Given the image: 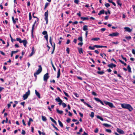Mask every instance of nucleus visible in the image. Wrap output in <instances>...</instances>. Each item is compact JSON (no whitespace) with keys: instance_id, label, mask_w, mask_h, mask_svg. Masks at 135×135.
<instances>
[{"instance_id":"58836bf2","label":"nucleus","mask_w":135,"mask_h":135,"mask_svg":"<svg viewBox=\"0 0 135 135\" xmlns=\"http://www.w3.org/2000/svg\"><path fill=\"white\" fill-rule=\"evenodd\" d=\"M95 47H94V46L93 47H92L91 46H90L89 47V49L91 50H94L95 49Z\"/></svg>"},{"instance_id":"6e6d98bb","label":"nucleus","mask_w":135,"mask_h":135,"mask_svg":"<svg viewBox=\"0 0 135 135\" xmlns=\"http://www.w3.org/2000/svg\"><path fill=\"white\" fill-rule=\"evenodd\" d=\"M71 120V119L70 118H68L66 120V122L68 123H69L70 122Z\"/></svg>"},{"instance_id":"aec40b11","label":"nucleus","mask_w":135,"mask_h":135,"mask_svg":"<svg viewBox=\"0 0 135 135\" xmlns=\"http://www.w3.org/2000/svg\"><path fill=\"white\" fill-rule=\"evenodd\" d=\"M50 118L51 120L56 125L57 124L56 122L52 117H50Z\"/></svg>"},{"instance_id":"603ef678","label":"nucleus","mask_w":135,"mask_h":135,"mask_svg":"<svg viewBox=\"0 0 135 135\" xmlns=\"http://www.w3.org/2000/svg\"><path fill=\"white\" fill-rule=\"evenodd\" d=\"M35 13H33V15H32V16H33V17L34 18H37V21H38V20H39V19H38V18L37 17H36V16H34V14Z\"/></svg>"},{"instance_id":"ddd939ff","label":"nucleus","mask_w":135,"mask_h":135,"mask_svg":"<svg viewBox=\"0 0 135 135\" xmlns=\"http://www.w3.org/2000/svg\"><path fill=\"white\" fill-rule=\"evenodd\" d=\"M94 99L97 102H100V103L102 104L103 105H104V104L103 103L99 98H94Z\"/></svg>"},{"instance_id":"412c9836","label":"nucleus","mask_w":135,"mask_h":135,"mask_svg":"<svg viewBox=\"0 0 135 135\" xmlns=\"http://www.w3.org/2000/svg\"><path fill=\"white\" fill-rule=\"evenodd\" d=\"M16 40L18 41L20 43H22V40L21 38H16Z\"/></svg>"},{"instance_id":"774afa93","label":"nucleus","mask_w":135,"mask_h":135,"mask_svg":"<svg viewBox=\"0 0 135 135\" xmlns=\"http://www.w3.org/2000/svg\"><path fill=\"white\" fill-rule=\"evenodd\" d=\"M83 43L82 42H80L78 44V45H80V46H81L83 45Z\"/></svg>"},{"instance_id":"cd10ccee","label":"nucleus","mask_w":135,"mask_h":135,"mask_svg":"<svg viewBox=\"0 0 135 135\" xmlns=\"http://www.w3.org/2000/svg\"><path fill=\"white\" fill-rule=\"evenodd\" d=\"M97 118L100 119L102 121H104V120L103 118L99 115H97Z\"/></svg>"},{"instance_id":"5701e85b","label":"nucleus","mask_w":135,"mask_h":135,"mask_svg":"<svg viewBox=\"0 0 135 135\" xmlns=\"http://www.w3.org/2000/svg\"><path fill=\"white\" fill-rule=\"evenodd\" d=\"M58 122L60 126L62 128L63 127V125L61 122L60 120H58Z\"/></svg>"},{"instance_id":"680f3d73","label":"nucleus","mask_w":135,"mask_h":135,"mask_svg":"<svg viewBox=\"0 0 135 135\" xmlns=\"http://www.w3.org/2000/svg\"><path fill=\"white\" fill-rule=\"evenodd\" d=\"M0 52L1 54L3 56H5V54L2 51H0Z\"/></svg>"},{"instance_id":"864d4df0","label":"nucleus","mask_w":135,"mask_h":135,"mask_svg":"<svg viewBox=\"0 0 135 135\" xmlns=\"http://www.w3.org/2000/svg\"><path fill=\"white\" fill-rule=\"evenodd\" d=\"M99 130L98 128H96L94 131V132L95 133H97L98 131Z\"/></svg>"},{"instance_id":"4c0bfd02","label":"nucleus","mask_w":135,"mask_h":135,"mask_svg":"<svg viewBox=\"0 0 135 135\" xmlns=\"http://www.w3.org/2000/svg\"><path fill=\"white\" fill-rule=\"evenodd\" d=\"M78 40L81 42L83 41V38L82 36L78 38Z\"/></svg>"},{"instance_id":"f8f14e48","label":"nucleus","mask_w":135,"mask_h":135,"mask_svg":"<svg viewBox=\"0 0 135 135\" xmlns=\"http://www.w3.org/2000/svg\"><path fill=\"white\" fill-rule=\"evenodd\" d=\"M127 109L130 111H132L133 110V108L130 105L127 104Z\"/></svg>"},{"instance_id":"4d7b16f0","label":"nucleus","mask_w":135,"mask_h":135,"mask_svg":"<svg viewBox=\"0 0 135 135\" xmlns=\"http://www.w3.org/2000/svg\"><path fill=\"white\" fill-rule=\"evenodd\" d=\"M18 50H16V51H11V52L13 54H15V53H16L17 52H18Z\"/></svg>"},{"instance_id":"a19ab883","label":"nucleus","mask_w":135,"mask_h":135,"mask_svg":"<svg viewBox=\"0 0 135 135\" xmlns=\"http://www.w3.org/2000/svg\"><path fill=\"white\" fill-rule=\"evenodd\" d=\"M42 33L44 35H46L47 34V31H43L42 32Z\"/></svg>"},{"instance_id":"473e14b6","label":"nucleus","mask_w":135,"mask_h":135,"mask_svg":"<svg viewBox=\"0 0 135 135\" xmlns=\"http://www.w3.org/2000/svg\"><path fill=\"white\" fill-rule=\"evenodd\" d=\"M44 37L45 38L46 41H47V43H48V34L46 35L45 36H44Z\"/></svg>"},{"instance_id":"bf43d9fd","label":"nucleus","mask_w":135,"mask_h":135,"mask_svg":"<svg viewBox=\"0 0 135 135\" xmlns=\"http://www.w3.org/2000/svg\"><path fill=\"white\" fill-rule=\"evenodd\" d=\"M26 133V132H25V131L23 130H22V132H21V134H23V135H24Z\"/></svg>"},{"instance_id":"2eb2a0df","label":"nucleus","mask_w":135,"mask_h":135,"mask_svg":"<svg viewBox=\"0 0 135 135\" xmlns=\"http://www.w3.org/2000/svg\"><path fill=\"white\" fill-rule=\"evenodd\" d=\"M22 43H23V45L25 47H26V44L27 43V42L26 40H22Z\"/></svg>"},{"instance_id":"49530a36","label":"nucleus","mask_w":135,"mask_h":135,"mask_svg":"<svg viewBox=\"0 0 135 135\" xmlns=\"http://www.w3.org/2000/svg\"><path fill=\"white\" fill-rule=\"evenodd\" d=\"M106 131L108 133H110L112 132V131L110 129H106Z\"/></svg>"},{"instance_id":"6ab92c4d","label":"nucleus","mask_w":135,"mask_h":135,"mask_svg":"<svg viewBox=\"0 0 135 135\" xmlns=\"http://www.w3.org/2000/svg\"><path fill=\"white\" fill-rule=\"evenodd\" d=\"M60 69H59L57 73V78H59L60 76Z\"/></svg>"},{"instance_id":"39448f33","label":"nucleus","mask_w":135,"mask_h":135,"mask_svg":"<svg viewBox=\"0 0 135 135\" xmlns=\"http://www.w3.org/2000/svg\"><path fill=\"white\" fill-rule=\"evenodd\" d=\"M48 11L47 10V11L45 12V13L44 16L45 17L44 18V19L46 21V24H47L48 23Z\"/></svg>"},{"instance_id":"a18cd8bd","label":"nucleus","mask_w":135,"mask_h":135,"mask_svg":"<svg viewBox=\"0 0 135 135\" xmlns=\"http://www.w3.org/2000/svg\"><path fill=\"white\" fill-rule=\"evenodd\" d=\"M49 4V3H46L45 6L44 8H46Z\"/></svg>"},{"instance_id":"7ed1b4c3","label":"nucleus","mask_w":135,"mask_h":135,"mask_svg":"<svg viewBox=\"0 0 135 135\" xmlns=\"http://www.w3.org/2000/svg\"><path fill=\"white\" fill-rule=\"evenodd\" d=\"M104 102L106 105H108L111 108L115 107V106L112 103L108 102L106 101H104Z\"/></svg>"},{"instance_id":"052dcab7","label":"nucleus","mask_w":135,"mask_h":135,"mask_svg":"<svg viewBox=\"0 0 135 135\" xmlns=\"http://www.w3.org/2000/svg\"><path fill=\"white\" fill-rule=\"evenodd\" d=\"M22 123L23 124V125L24 126H26V124L25 123V120L24 119H23L22 120Z\"/></svg>"},{"instance_id":"423d86ee","label":"nucleus","mask_w":135,"mask_h":135,"mask_svg":"<svg viewBox=\"0 0 135 135\" xmlns=\"http://www.w3.org/2000/svg\"><path fill=\"white\" fill-rule=\"evenodd\" d=\"M49 73H46L45 74L44 76L43 79L46 82H47L48 79L49 78Z\"/></svg>"},{"instance_id":"7c9ffc66","label":"nucleus","mask_w":135,"mask_h":135,"mask_svg":"<svg viewBox=\"0 0 135 135\" xmlns=\"http://www.w3.org/2000/svg\"><path fill=\"white\" fill-rule=\"evenodd\" d=\"M55 43H54V45L53 46V49L52 51L51 52V54H53L54 53V51L55 50Z\"/></svg>"},{"instance_id":"e433bc0d","label":"nucleus","mask_w":135,"mask_h":135,"mask_svg":"<svg viewBox=\"0 0 135 135\" xmlns=\"http://www.w3.org/2000/svg\"><path fill=\"white\" fill-rule=\"evenodd\" d=\"M91 118H93L94 116V113L93 112H91L90 115Z\"/></svg>"},{"instance_id":"72a5a7b5","label":"nucleus","mask_w":135,"mask_h":135,"mask_svg":"<svg viewBox=\"0 0 135 135\" xmlns=\"http://www.w3.org/2000/svg\"><path fill=\"white\" fill-rule=\"evenodd\" d=\"M119 61L122 63V64H123L124 66H126V65L127 64H126L123 61L119 59Z\"/></svg>"},{"instance_id":"20e7f679","label":"nucleus","mask_w":135,"mask_h":135,"mask_svg":"<svg viewBox=\"0 0 135 135\" xmlns=\"http://www.w3.org/2000/svg\"><path fill=\"white\" fill-rule=\"evenodd\" d=\"M30 91L29 89H28V91L26 93L23 95L24 100L26 99L28 97V96L30 95Z\"/></svg>"},{"instance_id":"393cba45","label":"nucleus","mask_w":135,"mask_h":135,"mask_svg":"<svg viewBox=\"0 0 135 135\" xmlns=\"http://www.w3.org/2000/svg\"><path fill=\"white\" fill-rule=\"evenodd\" d=\"M56 110L57 113L59 114H62L63 113V112L62 110H60L59 109H56Z\"/></svg>"},{"instance_id":"338daca9","label":"nucleus","mask_w":135,"mask_h":135,"mask_svg":"<svg viewBox=\"0 0 135 135\" xmlns=\"http://www.w3.org/2000/svg\"><path fill=\"white\" fill-rule=\"evenodd\" d=\"M132 52L133 54L135 55V50L134 49H133L132 50Z\"/></svg>"},{"instance_id":"79ce46f5","label":"nucleus","mask_w":135,"mask_h":135,"mask_svg":"<svg viewBox=\"0 0 135 135\" xmlns=\"http://www.w3.org/2000/svg\"><path fill=\"white\" fill-rule=\"evenodd\" d=\"M29 20H30L32 18V16L31 15V12H30L29 14Z\"/></svg>"},{"instance_id":"dca6fc26","label":"nucleus","mask_w":135,"mask_h":135,"mask_svg":"<svg viewBox=\"0 0 135 135\" xmlns=\"http://www.w3.org/2000/svg\"><path fill=\"white\" fill-rule=\"evenodd\" d=\"M78 51L79 53L81 54H83V49L82 48H78Z\"/></svg>"},{"instance_id":"0eeeda50","label":"nucleus","mask_w":135,"mask_h":135,"mask_svg":"<svg viewBox=\"0 0 135 135\" xmlns=\"http://www.w3.org/2000/svg\"><path fill=\"white\" fill-rule=\"evenodd\" d=\"M36 21L34 22V24L33 25L32 27V28L31 34V36L32 38L33 37V30H34V28L35 25L36 24Z\"/></svg>"},{"instance_id":"f03ea898","label":"nucleus","mask_w":135,"mask_h":135,"mask_svg":"<svg viewBox=\"0 0 135 135\" xmlns=\"http://www.w3.org/2000/svg\"><path fill=\"white\" fill-rule=\"evenodd\" d=\"M38 70H37L36 72L34 74V76L35 77L36 79L37 78V75L40 74L42 70L41 65H38Z\"/></svg>"},{"instance_id":"f704fd0d","label":"nucleus","mask_w":135,"mask_h":135,"mask_svg":"<svg viewBox=\"0 0 135 135\" xmlns=\"http://www.w3.org/2000/svg\"><path fill=\"white\" fill-rule=\"evenodd\" d=\"M49 42L51 46H52V37L51 36L50 37Z\"/></svg>"},{"instance_id":"c756f323","label":"nucleus","mask_w":135,"mask_h":135,"mask_svg":"<svg viewBox=\"0 0 135 135\" xmlns=\"http://www.w3.org/2000/svg\"><path fill=\"white\" fill-rule=\"evenodd\" d=\"M127 69L128 72L129 73H131V69L129 65H128L127 67Z\"/></svg>"},{"instance_id":"2f4dec72","label":"nucleus","mask_w":135,"mask_h":135,"mask_svg":"<svg viewBox=\"0 0 135 135\" xmlns=\"http://www.w3.org/2000/svg\"><path fill=\"white\" fill-rule=\"evenodd\" d=\"M121 106L123 108H127V104H121Z\"/></svg>"},{"instance_id":"ea45409f","label":"nucleus","mask_w":135,"mask_h":135,"mask_svg":"<svg viewBox=\"0 0 135 135\" xmlns=\"http://www.w3.org/2000/svg\"><path fill=\"white\" fill-rule=\"evenodd\" d=\"M94 47L96 48H102V46L98 45H94Z\"/></svg>"},{"instance_id":"f257e3e1","label":"nucleus","mask_w":135,"mask_h":135,"mask_svg":"<svg viewBox=\"0 0 135 135\" xmlns=\"http://www.w3.org/2000/svg\"><path fill=\"white\" fill-rule=\"evenodd\" d=\"M55 100L57 102H59L58 104L59 105H61L62 104L63 108H65L66 107V104L65 103L62 102V100L60 99L59 97H58L57 98L55 99Z\"/></svg>"},{"instance_id":"c03bdc74","label":"nucleus","mask_w":135,"mask_h":135,"mask_svg":"<svg viewBox=\"0 0 135 135\" xmlns=\"http://www.w3.org/2000/svg\"><path fill=\"white\" fill-rule=\"evenodd\" d=\"M105 7L108 8V7H109L110 6V4L108 3H106L105 4Z\"/></svg>"},{"instance_id":"09e8293b","label":"nucleus","mask_w":135,"mask_h":135,"mask_svg":"<svg viewBox=\"0 0 135 135\" xmlns=\"http://www.w3.org/2000/svg\"><path fill=\"white\" fill-rule=\"evenodd\" d=\"M117 4L118 5H119L120 6H121V3H120V1H118L117 2Z\"/></svg>"},{"instance_id":"6e6552de","label":"nucleus","mask_w":135,"mask_h":135,"mask_svg":"<svg viewBox=\"0 0 135 135\" xmlns=\"http://www.w3.org/2000/svg\"><path fill=\"white\" fill-rule=\"evenodd\" d=\"M81 101L83 102L84 104L86 105L89 108H92V107L89 104H88L86 102H85L84 101V100L83 99H80Z\"/></svg>"},{"instance_id":"a878e982","label":"nucleus","mask_w":135,"mask_h":135,"mask_svg":"<svg viewBox=\"0 0 135 135\" xmlns=\"http://www.w3.org/2000/svg\"><path fill=\"white\" fill-rule=\"evenodd\" d=\"M104 72L102 71H98L97 72V73L98 74H99V75H103L104 74Z\"/></svg>"},{"instance_id":"5fc2aeb1","label":"nucleus","mask_w":135,"mask_h":135,"mask_svg":"<svg viewBox=\"0 0 135 135\" xmlns=\"http://www.w3.org/2000/svg\"><path fill=\"white\" fill-rule=\"evenodd\" d=\"M77 15L79 17H80L81 16V12L80 11H79V12L77 13Z\"/></svg>"},{"instance_id":"c9c22d12","label":"nucleus","mask_w":135,"mask_h":135,"mask_svg":"<svg viewBox=\"0 0 135 135\" xmlns=\"http://www.w3.org/2000/svg\"><path fill=\"white\" fill-rule=\"evenodd\" d=\"M12 19L13 21V22L14 24H15L16 23V21L14 18L13 17H12Z\"/></svg>"},{"instance_id":"de8ad7c7","label":"nucleus","mask_w":135,"mask_h":135,"mask_svg":"<svg viewBox=\"0 0 135 135\" xmlns=\"http://www.w3.org/2000/svg\"><path fill=\"white\" fill-rule=\"evenodd\" d=\"M69 47H67L66 49V51L67 52V53L68 54H69Z\"/></svg>"},{"instance_id":"8fccbe9b","label":"nucleus","mask_w":135,"mask_h":135,"mask_svg":"<svg viewBox=\"0 0 135 135\" xmlns=\"http://www.w3.org/2000/svg\"><path fill=\"white\" fill-rule=\"evenodd\" d=\"M74 2L75 3L78 4L79 2V1L78 0H74Z\"/></svg>"},{"instance_id":"4468645a","label":"nucleus","mask_w":135,"mask_h":135,"mask_svg":"<svg viewBox=\"0 0 135 135\" xmlns=\"http://www.w3.org/2000/svg\"><path fill=\"white\" fill-rule=\"evenodd\" d=\"M35 93L36 95L38 97L39 99L40 98L41 96L40 94L36 90H35Z\"/></svg>"},{"instance_id":"4be33fe9","label":"nucleus","mask_w":135,"mask_h":135,"mask_svg":"<svg viewBox=\"0 0 135 135\" xmlns=\"http://www.w3.org/2000/svg\"><path fill=\"white\" fill-rule=\"evenodd\" d=\"M103 125L106 127H109L111 126V125H110L108 124L107 123H103Z\"/></svg>"},{"instance_id":"e2e57ef3","label":"nucleus","mask_w":135,"mask_h":135,"mask_svg":"<svg viewBox=\"0 0 135 135\" xmlns=\"http://www.w3.org/2000/svg\"><path fill=\"white\" fill-rule=\"evenodd\" d=\"M106 28H103L101 29L100 30L102 32L106 30Z\"/></svg>"},{"instance_id":"13d9d810","label":"nucleus","mask_w":135,"mask_h":135,"mask_svg":"<svg viewBox=\"0 0 135 135\" xmlns=\"http://www.w3.org/2000/svg\"><path fill=\"white\" fill-rule=\"evenodd\" d=\"M121 57H122V58L126 62L127 61V59L126 57H124L122 55H121Z\"/></svg>"},{"instance_id":"f3484780","label":"nucleus","mask_w":135,"mask_h":135,"mask_svg":"<svg viewBox=\"0 0 135 135\" xmlns=\"http://www.w3.org/2000/svg\"><path fill=\"white\" fill-rule=\"evenodd\" d=\"M80 19L83 21H85V20H88L89 19L88 17H80Z\"/></svg>"},{"instance_id":"37998d69","label":"nucleus","mask_w":135,"mask_h":135,"mask_svg":"<svg viewBox=\"0 0 135 135\" xmlns=\"http://www.w3.org/2000/svg\"><path fill=\"white\" fill-rule=\"evenodd\" d=\"M132 31V29H130V28L127 27V31L130 32Z\"/></svg>"},{"instance_id":"1a4fd4ad","label":"nucleus","mask_w":135,"mask_h":135,"mask_svg":"<svg viewBox=\"0 0 135 135\" xmlns=\"http://www.w3.org/2000/svg\"><path fill=\"white\" fill-rule=\"evenodd\" d=\"M119 35V33L117 32L113 33H112L110 34L109 35V36H118Z\"/></svg>"},{"instance_id":"69168bd1","label":"nucleus","mask_w":135,"mask_h":135,"mask_svg":"<svg viewBox=\"0 0 135 135\" xmlns=\"http://www.w3.org/2000/svg\"><path fill=\"white\" fill-rule=\"evenodd\" d=\"M92 94L93 95H94L95 96H96L97 95V94L96 93L94 92V91H93L92 92Z\"/></svg>"},{"instance_id":"bb28decb","label":"nucleus","mask_w":135,"mask_h":135,"mask_svg":"<svg viewBox=\"0 0 135 135\" xmlns=\"http://www.w3.org/2000/svg\"><path fill=\"white\" fill-rule=\"evenodd\" d=\"M42 120L44 121H46L47 120V119L46 117L43 115L42 116Z\"/></svg>"},{"instance_id":"a211bd4d","label":"nucleus","mask_w":135,"mask_h":135,"mask_svg":"<svg viewBox=\"0 0 135 135\" xmlns=\"http://www.w3.org/2000/svg\"><path fill=\"white\" fill-rule=\"evenodd\" d=\"M88 26L86 25H84L83 27V30L84 31H87L88 30Z\"/></svg>"},{"instance_id":"c85d7f7f","label":"nucleus","mask_w":135,"mask_h":135,"mask_svg":"<svg viewBox=\"0 0 135 135\" xmlns=\"http://www.w3.org/2000/svg\"><path fill=\"white\" fill-rule=\"evenodd\" d=\"M100 39L99 38L97 37V38H94L91 39V40H94L95 41H97L98 40H100Z\"/></svg>"},{"instance_id":"b1692460","label":"nucleus","mask_w":135,"mask_h":135,"mask_svg":"<svg viewBox=\"0 0 135 135\" xmlns=\"http://www.w3.org/2000/svg\"><path fill=\"white\" fill-rule=\"evenodd\" d=\"M104 13V10H102L100 11L99 12L98 14L99 15H100L102 14H103Z\"/></svg>"},{"instance_id":"9d476101","label":"nucleus","mask_w":135,"mask_h":135,"mask_svg":"<svg viewBox=\"0 0 135 135\" xmlns=\"http://www.w3.org/2000/svg\"><path fill=\"white\" fill-rule=\"evenodd\" d=\"M117 131L120 134H124V132L123 130L121 129L117 128Z\"/></svg>"},{"instance_id":"3c124183","label":"nucleus","mask_w":135,"mask_h":135,"mask_svg":"<svg viewBox=\"0 0 135 135\" xmlns=\"http://www.w3.org/2000/svg\"><path fill=\"white\" fill-rule=\"evenodd\" d=\"M64 93L65 94V95L67 97H69V95L67 93H66L65 91H63Z\"/></svg>"},{"instance_id":"0e129e2a","label":"nucleus","mask_w":135,"mask_h":135,"mask_svg":"<svg viewBox=\"0 0 135 135\" xmlns=\"http://www.w3.org/2000/svg\"><path fill=\"white\" fill-rule=\"evenodd\" d=\"M31 52H32V53H34V54L35 53V50H34V48L33 47L32 48Z\"/></svg>"},{"instance_id":"9b49d317","label":"nucleus","mask_w":135,"mask_h":135,"mask_svg":"<svg viewBox=\"0 0 135 135\" xmlns=\"http://www.w3.org/2000/svg\"><path fill=\"white\" fill-rule=\"evenodd\" d=\"M116 66V65L113 63H111L110 64H109L108 65V66L110 68H112L113 67L115 68Z\"/></svg>"}]
</instances>
